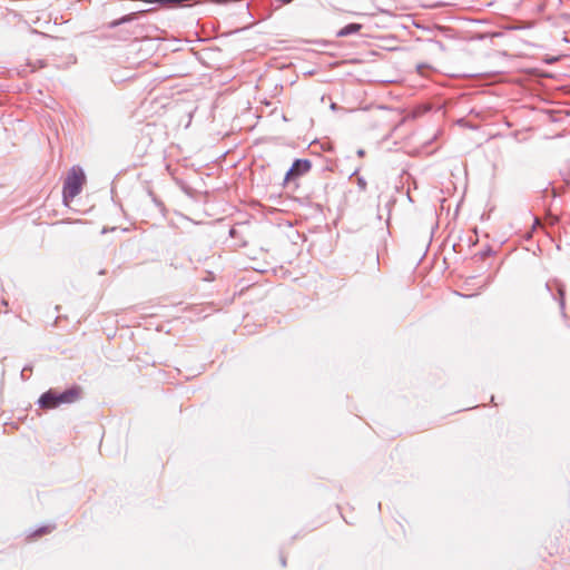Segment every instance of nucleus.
<instances>
[{
    "label": "nucleus",
    "instance_id": "f257e3e1",
    "mask_svg": "<svg viewBox=\"0 0 570 570\" xmlns=\"http://www.w3.org/2000/svg\"><path fill=\"white\" fill-rule=\"evenodd\" d=\"M79 395L80 389L78 386H72L63 392L49 390L40 396L38 403L42 409H55L60 404H70L76 402L79 399Z\"/></svg>",
    "mask_w": 570,
    "mask_h": 570
},
{
    "label": "nucleus",
    "instance_id": "f03ea898",
    "mask_svg": "<svg viewBox=\"0 0 570 570\" xmlns=\"http://www.w3.org/2000/svg\"><path fill=\"white\" fill-rule=\"evenodd\" d=\"M85 180L83 170L80 167L73 166L63 181L62 196L66 203L72 200L81 193Z\"/></svg>",
    "mask_w": 570,
    "mask_h": 570
},
{
    "label": "nucleus",
    "instance_id": "7ed1b4c3",
    "mask_svg": "<svg viewBox=\"0 0 570 570\" xmlns=\"http://www.w3.org/2000/svg\"><path fill=\"white\" fill-rule=\"evenodd\" d=\"M311 168V163L308 159H296L292 167L287 170L285 179L296 178L305 173H307Z\"/></svg>",
    "mask_w": 570,
    "mask_h": 570
},
{
    "label": "nucleus",
    "instance_id": "20e7f679",
    "mask_svg": "<svg viewBox=\"0 0 570 570\" xmlns=\"http://www.w3.org/2000/svg\"><path fill=\"white\" fill-rule=\"evenodd\" d=\"M154 11H155V8H149V9H141V10H137L135 12H130L128 14L122 16L119 19H116V20L111 21L109 23V27L112 28V29L117 28L120 24L136 21V20L139 19L140 16H142L145 13L154 12Z\"/></svg>",
    "mask_w": 570,
    "mask_h": 570
},
{
    "label": "nucleus",
    "instance_id": "39448f33",
    "mask_svg": "<svg viewBox=\"0 0 570 570\" xmlns=\"http://www.w3.org/2000/svg\"><path fill=\"white\" fill-rule=\"evenodd\" d=\"M360 29H361V24H358V23H350V24L345 26L344 28H342L337 32V36L338 37H345V36L352 35V33H356Z\"/></svg>",
    "mask_w": 570,
    "mask_h": 570
},
{
    "label": "nucleus",
    "instance_id": "423d86ee",
    "mask_svg": "<svg viewBox=\"0 0 570 570\" xmlns=\"http://www.w3.org/2000/svg\"><path fill=\"white\" fill-rule=\"evenodd\" d=\"M27 65L31 68L30 71H37V69H41V68H47L48 67L46 61L41 60V59H36V60L29 59Z\"/></svg>",
    "mask_w": 570,
    "mask_h": 570
},
{
    "label": "nucleus",
    "instance_id": "0eeeda50",
    "mask_svg": "<svg viewBox=\"0 0 570 570\" xmlns=\"http://www.w3.org/2000/svg\"><path fill=\"white\" fill-rule=\"evenodd\" d=\"M52 529H53V527H50V525L41 527L32 533V537H40L45 533H49Z\"/></svg>",
    "mask_w": 570,
    "mask_h": 570
},
{
    "label": "nucleus",
    "instance_id": "6e6552de",
    "mask_svg": "<svg viewBox=\"0 0 570 570\" xmlns=\"http://www.w3.org/2000/svg\"><path fill=\"white\" fill-rule=\"evenodd\" d=\"M154 31H158V27L155 24H148L146 27V36H151Z\"/></svg>",
    "mask_w": 570,
    "mask_h": 570
},
{
    "label": "nucleus",
    "instance_id": "1a4fd4ad",
    "mask_svg": "<svg viewBox=\"0 0 570 570\" xmlns=\"http://www.w3.org/2000/svg\"><path fill=\"white\" fill-rule=\"evenodd\" d=\"M29 371H31V368H30V367H28V366H24V367L22 368V371H21V375L23 376V375H24V372H29Z\"/></svg>",
    "mask_w": 570,
    "mask_h": 570
},
{
    "label": "nucleus",
    "instance_id": "9d476101",
    "mask_svg": "<svg viewBox=\"0 0 570 570\" xmlns=\"http://www.w3.org/2000/svg\"><path fill=\"white\" fill-rule=\"evenodd\" d=\"M29 371H31V368H30V367H28V366H24V367L22 368V371H21V375L23 376V375H24V372H29Z\"/></svg>",
    "mask_w": 570,
    "mask_h": 570
},
{
    "label": "nucleus",
    "instance_id": "9b49d317",
    "mask_svg": "<svg viewBox=\"0 0 570 570\" xmlns=\"http://www.w3.org/2000/svg\"><path fill=\"white\" fill-rule=\"evenodd\" d=\"M322 148H323V150H325V149H328V150H330V149H331V146H330V145H325V142H323Z\"/></svg>",
    "mask_w": 570,
    "mask_h": 570
},
{
    "label": "nucleus",
    "instance_id": "f8f14e48",
    "mask_svg": "<svg viewBox=\"0 0 570 570\" xmlns=\"http://www.w3.org/2000/svg\"><path fill=\"white\" fill-rule=\"evenodd\" d=\"M281 562H282V566L285 567L286 566V559L284 557L281 558Z\"/></svg>",
    "mask_w": 570,
    "mask_h": 570
},
{
    "label": "nucleus",
    "instance_id": "ddd939ff",
    "mask_svg": "<svg viewBox=\"0 0 570 570\" xmlns=\"http://www.w3.org/2000/svg\"><path fill=\"white\" fill-rule=\"evenodd\" d=\"M124 80H125V79H115V78L112 79V81H114L115 83L121 82V81H124Z\"/></svg>",
    "mask_w": 570,
    "mask_h": 570
},
{
    "label": "nucleus",
    "instance_id": "4468645a",
    "mask_svg": "<svg viewBox=\"0 0 570 570\" xmlns=\"http://www.w3.org/2000/svg\"><path fill=\"white\" fill-rule=\"evenodd\" d=\"M523 71L532 72V71H538V70H537V69H534V68H531V69H524Z\"/></svg>",
    "mask_w": 570,
    "mask_h": 570
},
{
    "label": "nucleus",
    "instance_id": "2eb2a0df",
    "mask_svg": "<svg viewBox=\"0 0 570 570\" xmlns=\"http://www.w3.org/2000/svg\"><path fill=\"white\" fill-rule=\"evenodd\" d=\"M422 68H423V66L419 65L416 71H421Z\"/></svg>",
    "mask_w": 570,
    "mask_h": 570
},
{
    "label": "nucleus",
    "instance_id": "dca6fc26",
    "mask_svg": "<svg viewBox=\"0 0 570 570\" xmlns=\"http://www.w3.org/2000/svg\"><path fill=\"white\" fill-rule=\"evenodd\" d=\"M217 3H224V0H216Z\"/></svg>",
    "mask_w": 570,
    "mask_h": 570
},
{
    "label": "nucleus",
    "instance_id": "f3484780",
    "mask_svg": "<svg viewBox=\"0 0 570 570\" xmlns=\"http://www.w3.org/2000/svg\"><path fill=\"white\" fill-rule=\"evenodd\" d=\"M387 82H395L396 80L394 79H390V80H386Z\"/></svg>",
    "mask_w": 570,
    "mask_h": 570
}]
</instances>
